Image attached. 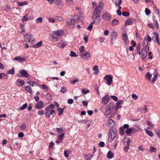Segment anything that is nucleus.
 I'll list each match as a JSON object with an SVG mask.
<instances>
[{"label": "nucleus", "mask_w": 160, "mask_h": 160, "mask_svg": "<svg viewBox=\"0 0 160 160\" xmlns=\"http://www.w3.org/2000/svg\"><path fill=\"white\" fill-rule=\"evenodd\" d=\"M140 44H137L136 47V51L139 54H141V52H140Z\"/></svg>", "instance_id": "32"}, {"label": "nucleus", "mask_w": 160, "mask_h": 160, "mask_svg": "<svg viewBox=\"0 0 160 160\" xmlns=\"http://www.w3.org/2000/svg\"><path fill=\"white\" fill-rule=\"evenodd\" d=\"M71 152L70 150L65 151L64 152V156L68 158L69 157V154L71 153Z\"/></svg>", "instance_id": "29"}, {"label": "nucleus", "mask_w": 160, "mask_h": 160, "mask_svg": "<svg viewBox=\"0 0 160 160\" xmlns=\"http://www.w3.org/2000/svg\"><path fill=\"white\" fill-rule=\"evenodd\" d=\"M132 129L131 128H127L126 131V133L127 134H129L132 132Z\"/></svg>", "instance_id": "43"}, {"label": "nucleus", "mask_w": 160, "mask_h": 160, "mask_svg": "<svg viewBox=\"0 0 160 160\" xmlns=\"http://www.w3.org/2000/svg\"><path fill=\"white\" fill-rule=\"evenodd\" d=\"M119 23L118 20L116 19H113L112 21V24L113 26H115Z\"/></svg>", "instance_id": "33"}, {"label": "nucleus", "mask_w": 160, "mask_h": 160, "mask_svg": "<svg viewBox=\"0 0 160 160\" xmlns=\"http://www.w3.org/2000/svg\"><path fill=\"white\" fill-rule=\"evenodd\" d=\"M82 94L85 95L87 93L89 92V91L88 89H87L86 90L82 89Z\"/></svg>", "instance_id": "49"}, {"label": "nucleus", "mask_w": 160, "mask_h": 160, "mask_svg": "<svg viewBox=\"0 0 160 160\" xmlns=\"http://www.w3.org/2000/svg\"><path fill=\"white\" fill-rule=\"evenodd\" d=\"M92 19L93 23H95L96 24H98L100 23V17H94L92 16Z\"/></svg>", "instance_id": "9"}, {"label": "nucleus", "mask_w": 160, "mask_h": 160, "mask_svg": "<svg viewBox=\"0 0 160 160\" xmlns=\"http://www.w3.org/2000/svg\"><path fill=\"white\" fill-rule=\"evenodd\" d=\"M20 128L22 130H24L26 128V125L25 123H23L20 126Z\"/></svg>", "instance_id": "53"}, {"label": "nucleus", "mask_w": 160, "mask_h": 160, "mask_svg": "<svg viewBox=\"0 0 160 160\" xmlns=\"http://www.w3.org/2000/svg\"><path fill=\"white\" fill-rule=\"evenodd\" d=\"M56 129L57 131L60 133H61L63 132V130L62 128H56Z\"/></svg>", "instance_id": "63"}, {"label": "nucleus", "mask_w": 160, "mask_h": 160, "mask_svg": "<svg viewBox=\"0 0 160 160\" xmlns=\"http://www.w3.org/2000/svg\"><path fill=\"white\" fill-rule=\"evenodd\" d=\"M103 3L102 2H101L99 3L97 7L95 9H97V10H100L101 11L103 9Z\"/></svg>", "instance_id": "25"}, {"label": "nucleus", "mask_w": 160, "mask_h": 160, "mask_svg": "<svg viewBox=\"0 0 160 160\" xmlns=\"http://www.w3.org/2000/svg\"><path fill=\"white\" fill-rule=\"evenodd\" d=\"M100 13L101 11L100 10H97V9H95L93 12L92 16L100 17Z\"/></svg>", "instance_id": "21"}, {"label": "nucleus", "mask_w": 160, "mask_h": 160, "mask_svg": "<svg viewBox=\"0 0 160 160\" xmlns=\"http://www.w3.org/2000/svg\"><path fill=\"white\" fill-rule=\"evenodd\" d=\"M64 133H62L60 134L58 137V139L59 140H61L62 138L64 136Z\"/></svg>", "instance_id": "57"}, {"label": "nucleus", "mask_w": 160, "mask_h": 160, "mask_svg": "<svg viewBox=\"0 0 160 160\" xmlns=\"http://www.w3.org/2000/svg\"><path fill=\"white\" fill-rule=\"evenodd\" d=\"M122 15L124 16H128L129 15V13L128 12H123L122 13Z\"/></svg>", "instance_id": "59"}, {"label": "nucleus", "mask_w": 160, "mask_h": 160, "mask_svg": "<svg viewBox=\"0 0 160 160\" xmlns=\"http://www.w3.org/2000/svg\"><path fill=\"white\" fill-rule=\"evenodd\" d=\"M117 134L116 129L115 128H112L109 130L108 139L110 142H112Z\"/></svg>", "instance_id": "3"}, {"label": "nucleus", "mask_w": 160, "mask_h": 160, "mask_svg": "<svg viewBox=\"0 0 160 160\" xmlns=\"http://www.w3.org/2000/svg\"><path fill=\"white\" fill-rule=\"evenodd\" d=\"M149 50V49L145 48H143L142 50L141 57L143 59H144L147 56V52Z\"/></svg>", "instance_id": "10"}, {"label": "nucleus", "mask_w": 160, "mask_h": 160, "mask_svg": "<svg viewBox=\"0 0 160 160\" xmlns=\"http://www.w3.org/2000/svg\"><path fill=\"white\" fill-rule=\"evenodd\" d=\"M24 37L25 38H27V40L29 42H32L34 41L33 36L31 34H26L24 35Z\"/></svg>", "instance_id": "11"}, {"label": "nucleus", "mask_w": 160, "mask_h": 160, "mask_svg": "<svg viewBox=\"0 0 160 160\" xmlns=\"http://www.w3.org/2000/svg\"><path fill=\"white\" fill-rule=\"evenodd\" d=\"M133 21L132 19L131 18L125 21V25H132L133 23Z\"/></svg>", "instance_id": "24"}, {"label": "nucleus", "mask_w": 160, "mask_h": 160, "mask_svg": "<svg viewBox=\"0 0 160 160\" xmlns=\"http://www.w3.org/2000/svg\"><path fill=\"white\" fill-rule=\"evenodd\" d=\"M67 44L64 42L62 43H58V45L61 48H63L66 46Z\"/></svg>", "instance_id": "35"}, {"label": "nucleus", "mask_w": 160, "mask_h": 160, "mask_svg": "<svg viewBox=\"0 0 160 160\" xmlns=\"http://www.w3.org/2000/svg\"><path fill=\"white\" fill-rule=\"evenodd\" d=\"M154 10L156 14L153 19V22L155 26L157 28H159V25L158 22V21H160V16L159 14V12L158 10L156 7H155L154 8Z\"/></svg>", "instance_id": "2"}, {"label": "nucleus", "mask_w": 160, "mask_h": 160, "mask_svg": "<svg viewBox=\"0 0 160 160\" xmlns=\"http://www.w3.org/2000/svg\"><path fill=\"white\" fill-rule=\"evenodd\" d=\"M52 34L55 35L57 37H59L62 36L63 34V33L62 30H58L53 31Z\"/></svg>", "instance_id": "13"}, {"label": "nucleus", "mask_w": 160, "mask_h": 160, "mask_svg": "<svg viewBox=\"0 0 160 160\" xmlns=\"http://www.w3.org/2000/svg\"><path fill=\"white\" fill-rule=\"evenodd\" d=\"M14 69V67H13L11 69L9 70L8 71V73L9 74L13 75L15 73Z\"/></svg>", "instance_id": "37"}, {"label": "nucleus", "mask_w": 160, "mask_h": 160, "mask_svg": "<svg viewBox=\"0 0 160 160\" xmlns=\"http://www.w3.org/2000/svg\"><path fill=\"white\" fill-rule=\"evenodd\" d=\"M42 43V41H40L37 43L36 45H34L33 46V48H36L39 47Z\"/></svg>", "instance_id": "30"}, {"label": "nucleus", "mask_w": 160, "mask_h": 160, "mask_svg": "<svg viewBox=\"0 0 160 160\" xmlns=\"http://www.w3.org/2000/svg\"><path fill=\"white\" fill-rule=\"evenodd\" d=\"M113 154L111 151H109L107 154V157L109 159H111L113 157Z\"/></svg>", "instance_id": "27"}, {"label": "nucleus", "mask_w": 160, "mask_h": 160, "mask_svg": "<svg viewBox=\"0 0 160 160\" xmlns=\"http://www.w3.org/2000/svg\"><path fill=\"white\" fill-rule=\"evenodd\" d=\"M122 39L124 41V43L126 45H128L129 43V41H128V38L127 35L125 34H123L122 35Z\"/></svg>", "instance_id": "12"}, {"label": "nucleus", "mask_w": 160, "mask_h": 160, "mask_svg": "<svg viewBox=\"0 0 160 160\" xmlns=\"http://www.w3.org/2000/svg\"><path fill=\"white\" fill-rule=\"evenodd\" d=\"M57 110L59 112L58 113L59 116H61L63 114L64 109H62V108H59L57 109Z\"/></svg>", "instance_id": "38"}, {"label": "nucleus", "mask_w": 160, "mask_h": 160, "mask_svg": "<svg viewBox=\"0 0 160 160\" xmlns=\"http://www.w3.org/2000/svg\"><path fill=\"white\" fill-rule=\"evenodd\" d=\"M44 104L43 102L40 101L38 102L35 105V108L38 109L42 108H43Z\"/></svg>", "instance_id": "14"}, {"label": "nucleus", "mask_w": 160, "mask_h": 160, "mask_svg": "<svg viewBox=\"0 0 160 160\" xmlns=\"http://www.w3.org/2000/svg\"><path fill=\"white\" fill-rule=\"evenodd\" d=\"M155 38H156V41L157 42V43H158V45H159L160 44V41H159V38H158V34H155Z\"/></svg>", "instance_id": "48"}, {"label": "nucleus", "mask_w": 160, "mask_h": 160, "mask_svg": "<svg viewBox=\"0 0 160 160\" xmlns=\"http://www.w3.org/2000/svg\"><path fill=\"white\" fill-rule=\"evenodd\" d=\"M114 107V104L113 102L109 103L107 106L106 109L105 111L104 115L107 116L109 115L112 111L113 110Z\"/></svg>", "instance_id": "4"}, {"label": "nucleus", "mask_w": 160, "mask_h": 160, "mask_svg": "<svg viewBox=\"0 0 160 160\" xmlns=\"http://www.w3.org/2000/svg\"><path fill=\"white\" fill-rule=\"evenodd\" d=\"M147 122L148 123V125L149 126V127H148L149 129H152L154 128V125L151 122L149 121H147Z\"/></svg>", "instance_id": "39"}, {"label": "nucleus", "mask_w": 160, "mask_h": 160, "mask_svg": "<svg viewBox=\"0 0 160 160\" xmlns=\"http://www.w3.org/2000/svg\"><path fill=\"white\" fill-rule=\"evenodd\" d=\"M153 75H154V76L152 81L153 83H154L157 78L158 77V75L157 74H155V73H154Z\"/></svg>", "instance_id": "46"}, {"label": "nucleus", "mask_w": 160, "mask_h": 160, "mask_svg": "<svg viewBox=\"0 0 160 160\" xmlns=\"http://www.w3.org/2000/svg\"><path fill=\"white\" fill-rule=\"evenodd\" d=\"M123 102L122 100H120L116 102L115 108V110L116 111H117L119 108H121V106L120 104H122Z\"/></svg>", "instance_id": "16"}, {"label": "nucleus", "mask_w": 160, "mask_h": 160, "mask_svg": "<svg viewBox=\"0 0 160 160\" xmlns=\"http://www.w3.org/2000/svg\"><path fill=\"white\" fill-rule=\"evenodd\" d=\"M152 76V74H151L150 72H148L147 73L146 75V78L149 81L151 80V78Z\"/></svg>", "instance_id": "26"}, {"label": "nucleus", "mask_w": 160, "mask_h": 160, "mask_svg": "<svg viewBox=\"0 0 160 160\" xmlns=\"http://www.w3.org/2000/svg\"><path fill=\"white\" fill-rule=\"evenodd\" d=\"M24 83V81L21 79H17L16 82V84L19 87L22 86Z\"/></svg>", "instance_id": "20"}, {"label": "nucleus", "mask_w": 160, "mask_h": 160, "mask_svg": "<svg viewBox=\"0 0 160 160\" xmlns=\"http://www.w3.org/2000/svg\"><path fill=\"white\" fill-rule=\"evenodd\" d=\"M143 46L144 47L143 48H145L146 49H149V46H148V42L146 38H144L143 40Z\"/></svg>", "instance_id": "22"}, {"label": "nucleus", "mask_w": 160, "mask_h": 160, "mask_svg": "<svg viewBox=\"0 0 160 160\" xmlns=\"http://www.w3.org/2000/svg\"><path fill=\"white\" fill-rule=\"evenodd\" d=\"M122 1L121 0H116L115 1V4L116 6H119L121 3Z\"/></svg>", "instance_id": "44"}, {"label": "nucleus", "mask_w": 160, "mask_h": 160, "mask_svg": "<svg viewBox=\"0 0 160 160\" xmlns=\"http://www.w3.org/2000/svg\"><path fill=\"white\" fill-rule=\"evenodd\" d=\"M55 1V5L58 8L61 9L63 6V3L61 0H54Z\"/></svg>", "instance_id": "8"}, {"label": "nucleus", "mask_w": 160, "mask_h": 160, "mask_svg": "<svg viewBox=\"0 0 160 160\" xmlns=\"http://www.w3.org/2000/svg\"><path fill=\"white\" fill-rule=\"evenodd\" d=\"M80 56L81 58L84 60H88L91 57L90 53L86 51L81 53Z\"/></svg>", "instance_id": "5"}, {"label": "nucleus", "mask_w": 160, "mask_h": 160, "mask_svg": "<svg viewBox=\"0 0 160 160\" xmlns=\"http://www.w3.org/2000/svg\"><path fill=\"white\" fill-rule=\"evenodd\" d=\"M67 89L66 87H62L60 90V92L63 93H65L67 92Z\"/></svg>", "instance_id": "40"}, {"label": "nucleus", "mask_w": 160, "mask_h": 160, "mask_svg": "<svg viewBox=\"0 0 160 160\" xmlns=\"http://www.w3.org/2000/svg\"><path fill=\"white\" fill-rule=\"evenodd\" d=\"M85 47L83 46H82L80 47L79 49V51L80 53L85 52V51H84Z\"/></svg>", "instance_id": "41"}, {"label": "nucleus", "mask_w": 160, "mask_h": 160, "mask_svg": "<svg viewBox=\"0 0 160 160\" xmlns=\"http://www.w3.org/2000/svg\"><path fill=\"white\" fill-rule=\"evenodd\" d=\"M119 134L121 135H123L125 134V130L122 127H121L119 128Z\"/></svg>", "instance_id": "31"}, {"label": "nucleus", "mask_w": 160, "mask_h": 160, "mask_svg": "<svg viewBox=\"0 0 160 160\" xmlns=\"http://www.w3.org/2000/svg\"><path fill=\"white\" fill-rule=\"evenodd\" d=\"M103 19L106 21H109L111 18L110 15L108 13H105L103 17Z\"/></svg>", "instance_id": "18"}, {"label": "nucleus", "mask_w": 160, "mask_h": 160, "mask_svg": "<svg viewBox=\"0 0 160 160\" xmlns=\"http://www.w3.org/2000/svg\"><path fill=\"white\" fill-rule=\"evenodd\" d=\"M51 38L52 39V40L54 42H56L58 40L57 38L55 37L53 35L51 36Z\"/></svg>", "instance_id": "45"}, {"label": "nucleus", "mask_w": 160, "mask_h": 160, "mask_svg": "<svg viewBox=\"0 0 160 160\" xmlns=\"http://www.w3.org/2000/svg\"><path fill=\"white\" fill-rule=\"evenodd\" d=\"M13 60H16V61H18L21 63H22L24 61H25V59L24 58H21V57H20V56L15 57L14 58Z\"/></svg>", "instance_id": "23"}, {"label": "nucleus", "mask_w": 160, "mask_h": 160, "mask_svg": "<svg viewBox=\"0 0 160 160\" xmlns=\"http://www.w3.org/2000/svg\"><path fill=\"white\" fill-rule=\"evenodd\" d=\"M25 90L30 93H32L31 88L29 86H27L25 87Z\"/></svg>", "instance_id": "42"}, {"label": "nucleus", "mask_w": 160, "mask_h": 160, "mask_svg": "<svg viewBox=\"0 0 160 160\" xmlns=\"http://www.w3.org/2000/svg\"><path fill=\"white\" fill-rule=\"evenodd\" d=\"M70 56L72 57H77V55L76 54L75 52H73V51H71L70 52Z\"/></svg>", "instance_id": "52"}, {"label": "nucleus", "mask_w": 160, "mask_h": 160, "mask_svg": "<svg viewBox=\"0 0 160 160\" xmlns=\"http://www.w3.org/2000/svg\"><path fill=\"white\" fill-rule=\"evenodd\" d=\"M20 73L21 75L19 74L17 75V76L19 77H21L23 76L24 77L27 78L28 77V73L24 70L22 69L20 71Z\"/></svg>", "instance_id": "7"}, {"label": "nucleus", "mask_w": 160, "mask_h": 160, "mask_svg": "<svg viewBox=\"0 0 160 160\" xmlns=\"http://www.w3.org/2000/svg\"><path fill=\"white\" fill-rule=\"evenodd\" d=\"M109 96L108 95H105L102 98V102L105 104H107L109 101Z\"/></svg>", "instance_id": "15"}, {"label": "nucleus", "mask_w": 160, "mask_h": 160, "mask_svg": "<svg viewBox=\"0 0 160 160\" xmlns=\"http://www.w3.org/2000/svg\"><path fill=\"white\" fill-rule=\"evenodd\" d=\"M27 107V103H25L22 106H21V107L20 108V110H23L25 109Z\"/></svg>", "instance_id": "47"}, {"label": "nucleus", "mask_w": 160, "mask_h": 160, "mask_svg": "<svg viewBox=\"0 0 160 160\" xmlns=\"http://www.w3.org/2000/svg\"><path fill=\"white\" fill-rule=\"evenodd\" d=\"M27 83L30 84L32 86H36L37 85V84L33 81H30L27 82Z\"/></svg>", "instance_id": "36"}, {"label": "nucleus", "mask_w": 160, "mask_h": 160, "mask_svg": "<svg viewBox=\"0 0 160 160\" xmlns=\"http://www.w3.org/2000/svg\"><path fill=\"white\" fill-rule=\"evenodd\" d=\"M145 12L146 14L147 15H148L150 13L151 11L148 8H146L145 10Z\"/></svg>", "instance_id": "58"}, {"label": "nucleus", "mask_w": 160, "mask_h": 160, "mask_svg": "<svg viewBox=\"0 0 160 160\" xmlns=\"http://www.w3.org/2000/svg\"><path fill=\"white\" fill-rule=\"evenodd\" d=\"M42 18L39 17L36 20V22L37 23H38L39 22H42Z\"/></svg>", "instance_id": "51"}, {"label": "nucleus", "mask_w": 160, "mask_h": 160, "mask_svg": "<svg viewBox=\"0 0 160 160\" xmlns=\"http://www.w3.org/2000/svg\"><path fill=\"white\" fill-rule=\"evenodd\" d=\"M150 151L151 152H155L156 151V149L154 147H150Z\"/></svg>", "instance_id": "62"}, {"label": "nucleus", "mask_w": 160, "mask_h": 160, "mask_svg": "<svg viewBox=\"0 0 160 160\" xmlns=\"http://www.w3.org/2000/svg\"><path fill=\"white\" fill-rule=\"evenodd\" d=\"M119 142V140H118V139H117L115 140V143L114 145V148L115 149L116 148V147L117 146V145H118V143Z\"/></svg>", "instance_id": "60"}, {"label": "nucleus", "mask_w": 160, "mask_h": 160, "mask_svg": "<svg viewBox=\"0 0 160 160\" xmlns=\"http://www.w3.org/2000/svg\"><path fill=\"white\" fill-rule=\"evenodd\" d=\"M46 97L49 100H51L52 98L51 95L49 93H47L46 94Z\"/></svg>", "instance_id": "50"}, {"label": "nucleus", "mask_w": 160, "mask_h": 160, "mask_svg": "<svg viewBox=\"0 0 160 160\" xmlns=\"http://www.w3.org/2000/svg\"><path fill=\"white\" fill-rule=\"evenodd\" d=\"M81 20V18L78 15L74 16L71 19L67 20V25L69 28H72L75 25V23L79 22Z\"/></svg>", "instance_id": "1"}, {"label": "nucleus", "mask_w": 160, "mask_h": 160, "mask_svg": "<svg viewBox=\"0 0 160 160\" xmlns=\"http://www.w3.org/2000/svg\"><path fill=\"white\" fill-rule=\"evenodd\" d=\"M108 125L110 127H113L115 126V123L112 119L109 118L108 122Z\"/></svg>", "instance_id": "17"}, {"label": "nucleus", "mask_w": 160, "mask_h": 160, "mask_svg": "<svg viewBox=\"0 0 160 160\" xmlns=\"http://www.w3.org/2000/svg\"><path fill=\"white\" fill-rule=\"evenodd\" d=\"M94 23H93L92 22L90 24V25L87 28V29H88V30H90V31L92 29V25Z\"/></svg>", "instance_id": "54"}, {"label": "nucleus", "mask_w": 160, "mask_h": 160, "mask_svg": "<svg viewBox=\"0 0 160 160\" xmlns=\"http://www.w3.org/2000/svg\"><path fill=\"white\" fill-rule=\"evenodd\" d=\"M155 132L157 135H158L159 138H160V130H155Z\"/></svg>", "instance_id": "55"}, {"label": "nucleus", "mask_w": 160, "mask_h": 160, "mask_svg": "<svg viewBox=\"0 0 160 160\" xmlns=\"http://www.w3.org/2000/svg\"><path fill=\"white\" fill-rule=\"evenodd\" d=\"M145 130L146 133L149 136L151 137L153 136V134L152 131L148 130L146 129H145Z\"/></svg>", "instance_id": "28"}, {"label": "nucleus", "mask_w": 160, "mask_h": 160, "mask_svg": "<svg viewBox=\"0 0 160 160\" xmlns=\"http://www.w3.org/2000/svg\"><path fill=\"white\" fill-rule=\"evenodd\" d=\"M67 102L68 103L71 104L73 103V100L72 99H69Z\"/></svg>", "instance_id": "64"}, {"label": "nucleus", "mask_w": 160, "mask_h": 160, "mask_svg": "<svg viewBox=\"0 0 160 160\" xmlns=\"http://www.w3.org/2000/svg\"><path fill=\"white\" fill-rule=\"evenodd\" d=\"M118 35V33L116 32H113L111 35V39L112 42L115 41Z\"/></svg>", "instance_id": "19"}, {"label": "nucleus", "mask_w": 160, "mask_h": 160, "mask_svg": "<svg viewBox=\"0 0 160 160\" xmlns=\"http://www.w3.org/2000/svg\"><path fill=\"white\" fill-rule=\"evenodd\" d=\"M93 69L94 71H96V72H99V70L98 68V66L97 65H95L93 68Z\"/></svg>", "instance_id": "61"}, {"label": "nucleus", "mask_w": 160, "mask_h": 160, "mask_svg": "<svg viewBox=\"0 0 160 160\" xmlns=\"http://www.w3.org/2000/svg\"><path fill=\"white\" fill-rule=\"evenodd\" d=\"M79 80L78 79H76L73 81H70V83L74 84L76 82H78Z\"/></svg>", "instance_id": "56"}, {"label": "nucleus", "mask_w": 160, "mask_h": 160, "mask_svg": "<svg viewBox=\"0 0 160 160\" xmlns=\"http://www.w3.org/2000/svg\"><path fill=\"white\" fill-rule=\"evenodd\" d=\"M28 3L27 2H19L18 3V5L19 6H22L25 5H27Z\"/></svg>", "instance_id": "34"}, {"label": "nucleus", "mask_w": 160, "mask_h": 160, "mask_svg": "<svg viewBox=\"0 0 160 160\" xmlns=\"http://www.w3.org/2000/svg\"><path fill=\"white\" fill-rule=\"evenodd\" d=\"M104 79L106 80L107 82L106 83L109 85H111L112 82V78L110 75H106L104 78Z\"/></svg>", "instance_id": "6"}]
</instances>
